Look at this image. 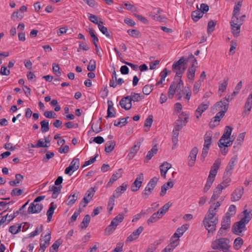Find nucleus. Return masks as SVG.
<instances>
[{
  "mask_svg": "<svg viewBox=\"0 0 252 252\" xmlns=\"http://www.w3.org/2000/svg\"><path fill=\"white\" fill-rule=\"evenodd\" d=\"M221 202L217 201L212 204L204 218L203 224L208 230V237H211L216 230V225L218 222V216L217 215Z\"/></svg>",
  "mask_w": 252,
  "mask_h": 252,
  "instance_id": "1",
  "label": "nucleus"
},
{
  "mask_svg": "<svg viewBox=\"0 0 252 252\" xmlns=\"http://www.w3.org/2000/svg\"><path fill=\"white\" fill-rule=\"evenodd\" d=\"M211 248L222 252H233L230 250L231 245L229 239L227 238H219L211 243Z\"/></svg>",
  "mask_w": 252,
  "mask_h": 252,
  "instance_id": "2",
  "label": "nucleus"
},
{
  "mask_svg": "<svg viewBox=\"0 0 252 252\" xmlns=\"http://www.w3.org/2000/svg\"><path fill=\"white\" fill-rule=\"evenodd\" d=\"M245 15L239 17V15H233L230 22L232 33L235 37H238L240 32V28L243 23Z\"/></svg>",
  "mask_w": 252,
  "mask_h": 252,
  "instance_id": "3",
  "label": "nucleus"
},
{
  "mask_svg": "<svg viewBox=\"0 0 252 252\" xmlns=\"http://www.w3.org/2000/svg\"><path fill=\"white\" fill-rule=\"evenodd\" d=\"M186 60L184 57H181L178 61L174 62L172 65V70L173 72L176 73L175 79L176 78H181L183 73L186 69Z\"/></svg>",
  "mask_w": 252,
  "mask_h": 252,
  "instance_id": "4",
  "label": "nucleus"
},
{
  "mask_svg": "<svg viewBox=\"0 0 252 252\" xmlns=\"http://www.w3.org/2000/svg\"><path fill=\"white\" fill-rule=\"evenodd\" d=\"M189 119V114L186 112H182L175 121L174 128L180 131L188 122Z\"/></svg>",
  "mask_w": 252,
  "mask_h": 252,
  "instance_id": "5",
  "label": "nucleus"
},
{
  "mask_svg": "<svg viewBox=\"0 0 252 252\" xmlns=\"http://www.w3.org/2000/svg\"><path fill=\"white\" fill-rule=\"evenodd\" d=\"M158 179L157 177H154L150 180L144 190L142 192L143 196H147L148 197L151 194L157 184Z\"/></svg>",
  "mask_w": 252,
  "mask_h": 252,
  "instance_id": "6",
  "label": "nucleus"
},
{
  "mask_svg": "<svg viewBox=\"0 0 252 252\" xmlns=\"http://www.w3.org/2000/svg\"><path fill=\"white\" fill-rule=\"evenodd\" d=\"M183 94L185 95L184 98L189 101L190 98L191 94L190 88L188 86H186L182 91L178 92L177 91V93L176 94L177 99L178 100H180L182 99Z\"/></svg>",
  "mask_w": 252,
  "mask_h": 252,
  "instance_id": "7",
  "label": "nucleus"
},
{
  "mask_svg": "<svg viewBox=\"0 0 252 252\" xmlns=\"http://www.w3.org/2000/svg\"><path fill=\"white\" fill-rule=\"evenodd\" d=\"M143 140L144 138H141L135 141L133 146L131 147L130 151L127 155L129 159L132 158L135 156L138 151L139 150L140 145Z\"/></svg>",
  "mask_w": 252,
  "mask_h": 252,
  "instance_id": "8",
  "label": "nucleus"
},
{
  "mask_svg": "<svg viewBox=\"0 0 252 252\" xmlns=\"http://www.w3.org/2000/svg\"><path fill=\"white\" fill-rule=\"evenodd\" d=\"M246 230V225L239 221L235 223L232 227V232L237 235H241V233Z\"/></svg>",
  "mask_w": 252,
  "mask_h": 252,
  "instance_id": "9",
  "label": "nucleus"
},
{
  "mask_svg": "<svg viewBox=\"0 0 252 252\" xmlns=\"http://www.w3.org/2000/svg\"><path fill=\"white\" fill-rule=\"evenodd\" d=\"M144 180L143 174L142 173L139 174L131 186V190L133 192H136L139 190L142 186V182Z\"/></svg>",
  "mask_w": 252,
  "mask_h": 252,
  "instance_id": "10",
  "label": "nucleus"
},
{
  "mask_svg": "<svg viewBox=\"0 0 252 252\" xmlns=\"http://www.w3.org/2000/svg\"><path fill=\"white\" fill-rule=\"evenodd\" d=\"M226 111L221 109L220 112L217 113L216 116L214 117L210 123L209 126L211 128H213L218 125L221 119L224 116Z\"/></svg>",
  "mask_w": 252,
  "mask_h": 252,
  "instance_id": "11",
  "label": "nucleus"
},
{
  "mask_svg": "<svg viewBox=\"0 0 252 252\" xmlns=\"http://www.w3.org/2000/svg\"><path fill=\"white\" fill-rule=\"evenodd\" d=\"M80 166L79 159L76 158L72 160L69 166L66 167L65 169L64 173L66 174H69L71 175L70 172H74L77 170Z\"/></svg>",
  "mask_w": 252,
  "mask_h": 252,
  "instance_id": "12",
  "label": "nucleus"
},
{
  "mask_svg": "<svg viewBox=\"0 0 252 252\" xmlns=\"http://www.w3.org/2000/svg\"><path fill=\"white\" fill-rule=\"evenodd\" d=\"M43 209L42 204L32 202L30 204L28 209V213L29 214H37L40 213Z\"/></svg>",
  "mask_w": 252,
  "mask_h": 252,
  "instance_id": "13",
  "label": "nucleus"
},
{
  "mask_svg": "<svg viewBox=\"0 0 252 252\" xmlns=\"http://www.w3.org/2000/svg\"><path fill=\"white\" fill-rule=\"evenodd\" d=\"M237 163V157L236 156L232 157L229 160L225 170L224 173L231 175L232 171Z\"/></svg>",
  "mask_w": 252,
  "mask_h": 252,
  "instance_id": "14",
  "label": "nucleus"
},
{
  "mask_svg": "<svg viewBox=\"0 0 252 252\" xmlns=\"http://www.w3.org/2000/svg\"><path fill=\"white\" fill-rule=\"evenodd\" d=\"M198 153V149L196 147H194L191 150L189 155L188 157V165L190 167L194 166L196 156Z\"/></svg>",
  "mask_w": 252,
  "mask_h": 252,
  "instance_id": "15",
  "label": "nucleus"
},
{
  "mask_svg": "<svg viewBox=\"0 0 252 252\" xmlns=\"http://www.w3.org/2000/svg\"><path fill=\"white\" fill-rule=\"evenodd\" d=\"M124 219V215L119 214L113 219L111 221V233L116 229L117 226L123 221Z\"/></svg>",
  "mask_w": 252,
  "mask_h": 252,
  "instance_id": "16",
  "label": "nucleus"
},
{
  "mask_svg": "<svg viewBox=\"0 0 252 252\" xmlns=\"http://www.w3.org/2000/svg\"><path fill=\"white\" fill-rule=\"evenodd\" d=\"M128 184L126 183H124L121 186L118 187L114 191L113 196L114 198H118L122 193H123L127 189Z\"/></svg>",
  "mask_w": 252,
  "mask_h": 252,
  "instance_id": "17",
  "label": "nucleus"
},
{
  "mask_svg": "<svg viewBox=\"0 0 252 252\" xmlns=\"http://www.w3.org/2000/svg\"><path fill=\"white\" fill-rule=\"evenodd\" d=\"M79 194V192L76 190L72 192L65 201L66 204L69 206L72 205L78 199Z\"/></svg>",
  "mask_w": 252,
  "mask_h": 252,
  "instance_id": "18",
  "label": "nucleus"
},
{
  "mask_svg": "<svg viewBox=\"0 0 252 252\" xmlns=\"http://www.w3.org/2000/svg\"><path fill=\"white\" fill-rule=\"evenodd\" d=\"M243 188H239L234 190L231 195V200L232 201H238L243 194Z\"/></svg>",
  "mask_w": 252,
  "mask_h": 252,
  "instance_id": "19",
  "label": "nucleus"
},
{
  "mask_svg": "<svg viewBox=\"0 0 252 252\" xmlns=\"http://www.w3.org/2000/svg\"><path fill=\"white\" fill-rule=\"evenodd\" d=\"M120 105L123 108L126 110H129L132 106V102L129 98V96H126L122 98L120 101Z\"/></svg>",
  "mask_w": 252,
  "mask_h": 252,
  "instance_id": "20",
  "label": "nucleus"
},
{
  "mask_svg": "<svg viewBox=\"0 0 252 252\" xmlns=\"http://www.w3.org/2000/svg\"><path fill=\"white\" fill-rule=\"evenodd\" d=\"M221 164V159L220 158H217L213 163V165L211 167L209 174L213 176H216L218 170L220 168Z\"/></svg>",
  "mask_w": 252,
  "mask_h": 252,
  "instance_id": "21",
  "label": "nucleus"
},
{
  "mask_svg": "<svg viewBox=\"0 0 252 252\" xmlns=\"http://www.w3.org/2000/svg\"><path fill=\"white\" fill-rule=\"evenodd\" d=\"M188 226L187 224L183 225L179 227L176 231L175 233L172 237V239L174 238L179 239V238L183 235L184 233L188 229Z\"/></svg>",
  "mask_w": 252,
  "mask_h": 252,
  "instance_id": "22",
  "label": "nucleus"
},
{
  "mask_svg": "<svg viewBox=\"0 0 252 252\" xmlns=\"http://www.w3.org/2000/svg\"><path fill=\"white\" fill-rule=\"evenodd\" d=\"M171 242L164 249V252H172L173 250L179 245V239L175 240L171 239Z\"/></svg>",
  "mask_w": 252,
  "mask_h": 252,
  "instance_id": "23",
  "label": "nucleus"
},
{
  "mask_svg": "<svg viewBox=\"0 0 252 252\" xmlns=\"http://www.w3.org/2000/svg\"><path fill=\"white\" fill-rule=\"evenodd\" d=\"M143 230L142 226L139 227L136 230H134L127 238V241H132L136 239Z\"/></svg>",
  "mask_w": 252,
  "mask_h": 252,
  "instance_id": "24",
  "label": "nucleus"
},
{
  "mask_svg": "<svg viewBox=\"0 0 252 252\" xmlns=\"http://www.w3.org/2000/svg\"><path fill=\"white\" fill-rule=\"evenodd\" d=\"M243 213L244 216L239 221H240L241 223L242 222L246 225L251 220L252 218V213H251V211L249 212L247 210H244Z\"/></svg>",
  "mask_w": 252,
  "mask_h": 252,
  "instance_id": "25",
  "label": "nucleus"
},
{
  "mask_svg": "<svg viewBox=\"0 0 252 252\" xmlns=\"http://www.w3.org/2000/svg\"><path fill=\"white\" fill-rule=\"evenodd\" d=\"M215 177L216 176H213L209 174L203 189L204 192H206L210 189L215 180Z\"/></svg>",
  "mask_w": 252,
  "mask_h": 252,
  "instance_id": "26",
  "label": "nucleus"
},
{
  "mask_svg": "<svg viewBox=\"0 0 252 252\" xmlns=\"http://www.w3.org/2000/svg\"><path fill=\"white\" fill-rule=\"evenodd\" d=\"M112 79L113 82H111V87L115 88L117 85H121L124 83V80L122 78L117 79V74L115 70L112 73Z\"/></svg>",
  "mask_w": 252,
  "mask_h": 252,
  "instance_id": "27",
  "label": "nucleus"
},
{
  "mask_svg": "<svg viewBox=\"0 0 252 252\" xmlns=\"http://www.w3.org/2000/svg\"><path fill=\"white\" fill-rule=\"evenodd\" d=\"M208 107L209 103L208 104H200L195 111L196 113L199 114L198 115H196V118L199 119L201 117L202 113H203L205 110H206L208 108Z\"/></svg>",
  "mask_w": 252,
  "mask_h": 252,
  "instance_id": "28",
  "label": "nucleus"
},
{
  "mask_svg": "<svg viewBox=\"0 0 252 252\" xmlns=\"http://www.w3.org/2000/svg\"><path fill=\"white\" fill-rule=\"evenodd\" d=\"M57 208V205L54 204L53 202H52L50 204V206L47 212V222H49L52 219V216L54 213L55 210Z\"/></svg>",
  "mask_w": 252,
  "mask_h": 252,
  "instance_id": "29",
  "label": "nucleus"
},
{
  "mask_svg": "<svg viewBox=\"0 0 252 252\" xmlns=\"http://www.w3.org/2000/svg\"><path fill=\"white\" fill-rule=\"evenodd\" d=\"M230 176L231 175L224 173L223 176V181L218 186H221V187L223 188V189L229 186V184L231 181Z\"/></svg>",
  "mask_w": 252,
  "mask_h": 252,
  "instance_id": "30",
  "label": "nucleus"
},
{
  "mask_svg": "<svg viewBox=\"0 0 252 252\" xmlns=\"http://www.w3.org/2000/svg\"><path fill=\"white\" fill-rule=\"evenodd\" d=\"M197 9L193 11L191 13V17L193 21H198L201 17H202L203 14L201 12L198 6H197Z\"/></svg>",
  "mask_w": 252,
  "mask_h": 252,
  "instance_id": "31",
  "label": "nucleus"
},
{
  "mask_svg": "<svg viewBox=\"0 0 252 252\" xmlns=\"http://www.w3.org/2000/svg\"><path fill=\"white\" fill-rule=\"evenodd\" d=\"M177 89L176 83L174 82H172L170 85L168 91V96L169 98L172 99L173 98L176 91L177 92L178 91Z\"/></svg>",
  "mask_w": 252,
  "mask_h": 252,
  "instance_id": "32",
  "label": "nucleus"
},
{
  "mask_svg": "<svg viewBox=\"0 0 252 252\" xmlns=\"http://www.w3.org/2000/svg\"><path fill=\"white\" fill-rule=\"evenodd\" d=\"M158 151V149L157 146L156 145L153 146L152 149L148 151L145 159V162H147L149 160H150L152 158L157 154Z\"/></svg>",
  "mask_w": 252,
  "mask_h": 252,
  "instance_id": "33",
  "label": "nucleus"
},
{
  "mask_svg": "<svg viewBox=\"0 0 252 252\" xmlns=\"http://www.w3.org/2000/svg\"><path fill=\"white\" fill-rule=\"evenodd\" d=\"M232 99L233 97L230 95H227L225 97L223 98L220 101V104H223L224 105V108L223 110L227 111L229 106V102Z\"/></svg>",
  "mask_w": 252,
  "mask_h": 252,
  "instance_id": "34",
  "label": "nucleus"
},
{
  "mask_svg": "<svg viewBox=\"0 0 252 252\" xmlns=\"http://www.w3.org/2000/svg\"><path fill=\"white\" fill-rule=\"evenodd\" d=\"M129 118V117H126V118L119 119L117 120H115L114 122V125L115 126H118L120 127H122L123 126L126 125L127 123V119Z\"/></svg>",
  "mask_w": 252,
  "mask_h": 252,
  "instance_id": "35",
  "label": "nucleus"
},
{
  "mask_svg": "<svg viewBox=\"0 0 252 252\" xmlns=\"http://www.w3.org/2000/svg\"><path fill=\"white\" fill-rule=\"evenodd\" d=\"M131 102H138L144 98V96L140 94L131 93L130 95H128Z\"/></svg>",
  "mask_w": 252,
  "mask_h": 252,
  "instance_id": "36",
  "label": "nucleus"
},
{
  "mask_svg": "<svg viewBox=\"0 0 252 252\" xmlns=\"http://www.w3.org/2000/svg\"><path fill=\"white\" fill-rule=\"evenodd\" d=\"M161 217V215H159V212H157L154 213L147 220V223L150 225L151 223H154L157 221Z\"/></svg>",
  "mask_w": 252,
  "mask_h": 252,
  "instance_id": "37",
  "label": "nucleus"
},
{
  "mask_svg": "<svg viewBox=\"0 0 252 252\" xmlns=\"http://www.w3.org/2000/svg\"><path fill=\"white\" fill-rule=\"evenodd\" d=\"M195 65L196 64H194V63H192L191 67H189L188 70L187 77L189 80H193L194 77L195 72L196 71L195 67Z\"/></svg>",
  "mask_w": 252,
  "mask_h": 252,
  "instance_id": "38",
  "label": "nucleus"
},
{
  "mask_svg": "<svg viewBox=\"0 0 252 252\" xmlns=\"http://www.w3.org/2000/svg\"><path fill=\"white\" fill-rule=\"evenodd\" d=\"M88 32H89L91 37L92 38V41L95 46V47L97 48V42L98 41V39L97 36L95 34L94 31L92 28H89L88 30Z\"/></svg>",
  "mask_w": 252,
  "mask_h": 252,
  "instance_id": "39",
  "label": "nucleus"
},
{
  "mask_svg": "<svg viewBox=\"0 0 252 252\" xmlns=\"http://www.w3.org/2000/svg\"><path fill=\"white\" fill-rule=\"evenodd\" d=\"M19 214H21L22 216H27V213L26 211H23V212H19V211H16L14 212L13 214L8 215V218L7 220V222H6V224H8L9 222H10L12 220H13L17 215Z\"/></svg>",
  "mask_w": 252,
  "mask_h": 252,
  "instance_id": "40",
  "label": "nucleus"
},
{
  "mask_svg": "<svg viewBox=\"0 0 252 252\" xmlns=\"http://www.w3.org/2000/svg\"><path fill=\"white\" fill-rule=\"evenodd\" d=\"M62 241L61 239L56 240L49 249L50 252H57L58 251L59 246L61 245Z\"/></svg>",
  "mask_w": 252,
  "mask_h": 252,
  "instance_id": "41",
  "label": "nucleus"
},
{
  "mask_svg": "<svg viewBox=\"0 0 252 252\" xmlns=\"http://www.w3.org/2000/svg\"><path fill=\"white\" fill-rule=\"evenodd\" d=\"M230 223L231 220L229 219V217H228V218H223L221 221L220 228H221V229L227 230L230 227Z\"/></svg>",
  "mask_w": 252,
  "mask_h": 252,
  "instance_id": "42",
  "label": "nucleus"
},
{
  "mask_svg": "<svg viewBox=\"0 0 252 252\" xmlns=\"http://www.w3.org/2000/svg\"><path fill=\"white\" fill-rule=\"evenodd\" d=\"M232 128L229 126H226L223 135L221 136V141L222 138H229L231 134Z\"/></svg>",
  "mask_w": 252,
  "mask_h": 252,
  "instance_id": "43",
  "label": "nucleus"
},
{
  "mask_svg": "<svg viewBox=\"0 0 252 252\" xmlns=\"http://www.w3.org/2000/svg\"><path fill=\"white\" fill-rule=\"evenodd\" d=\"M88 19L92 22L98 25L100 23H102V21L100 20L96 16L91 13L88 14Z\"/></svg>",
  "mask_w": 252,
  "mask_h": 252,
  "instance_id": "44",
  "label": "nucleus"
},
{
  "mask_svg": "<svg viewBox=\"0 0 252 252\" xmlns=\"http://www.w3.org/2000/svg\"><path fill=\"white\" fill-rule=\"evenodd\" d=\"M228 78H225L223 82L219 83V91L221 92H224L226 89L228 85Z\"/></svg>",
  "mask_w": 252,
  "mask_h": 252,
  "instance_id": "45",
  "label": "nucleus"
},
{
  "mask_svg": "<svg viewBox=\"0 0 252 252\" xmlns=\"http://www.w3.org/2000/svg\"><path fill=\"white\" fill-rule=\"evenodd\" d=\"M41 126V130L42 133H45L49 131V122L47 120H43L40 122Z\"/></svg>",
  "mask_w": 252,
  "mask_h": 252,
  "instance_id": "46",
  "label": "nucleus"
},
{
  "mask_svg": "<svg viewBox=\"0 0 252 252\" xmlns=\"http://www.w3.org/2000/svg\"><path fill=\"white\" fill-rule=\"evenodd\" d=\"M90 216L89 215H86L81 222L80 226L82 228H86L88 227L90 221Z\"/></svg>",
  "mask_w": 252,
  "mask_h": 252,
  "instance_id": "47",
  "label": "nucleus"
},
{
  "mask_svg": "<svg viewBox=\"0 0 252 252\" xmlns=\"http://www.w3.org/2000/svg\"><path fill=\"white\" fill-rule=\"evenodd\" d=\"M21 225H13L9 227V231L13 234H16L21 231Z\"/></svg>",
  "mask_w": 252,
  "mask_h": 252,
  "instance_id": "48",
  "label": "nucleus"
},
{
  "mask_svg": "<svg viewBox=\"0 0 252 252\" xmlns=\"http://www.w3.org/2000/svg\"><path fill=\"white\" fill-rule=\"evenodd\" d=\"M216 23L213 20L209 21L207 26V32L209 34H211L215 29Z\"/></svg>",
  "mask_w": 252,
  "mask_h": 252,
  "instance_id": "49",
  "label": "nucleus"
},
{
  "mask_svg": "<svg viewBox=\"0 0 252 252\" xmlns=\"http://www.w3.org/2000/svg\"><path fill=\"white\" fill-rule=\"evenodd\" d=\"M123 5L125 6V8L128 10H129L132 12H137V8L134 5L128 2H124Z\"/></svg>",
  "mask_w": 252,
  "mask_h": 252,
  "instance_id": "50",
  "label": "nucleus"
},
{
  "mask_svg": "<svg viewBox=\"0 0 252 252\" xmlns=\"http://www.w3.org/2000/svg\"><path fill=\"white\" fill-rule=\"evenodd\" d=\"M123 170L121 169H119L117 170L113 175L112 177V181H111V183L114 181L117 180L119 179L122 175Z\"/></svg>",
  "mask_w": 252,
  "mask_h": 252,
  "instance_id": "51",
  "label": "nucleus"
},
{
  "mask_svg": "<svg viewBox=\"0 0 252 252\" xmlns=\"http://www.w3.org/2000/svg\"><path fill=\"white\" fill-rule=\"evenodd\" d=\"M171 204H169V202L166 203L163 205L158 211L159 212V215H161V217L168 210Z\"/></svg>",
  "mask_w": 252,
  "mask_h": 252,
  "instance_id": "52",
  "label": "nucleus"
},
{
  "mask_svg": "<svg viewBox=\"0 0 252 252\" xmlns=\"http://www.w3.org/2000/svg\"><path fill=\"white\" fill-rule=\"evenodd\" d=\"M243 243V239L240 237H238L235 239L234 242V248L235 250H238L242 245Z\"/></svg>",
  "mask_w": 252,
  "mask_h": 252,
  "instance_id": "53",
  "label": "nucleus"
},
{
  "mask_svg": "<svg viewBox=\"0 0 252 252\" xmlns=\"http://www.w3.org/2000/svg\"><path fill=\"white\" fill-rule=\"evenodd\" d=\"M95 192V190H94V189L92 187L87 191L85 196L87 197V198L91 200V199H92V198L94 196Z\"/></svg>",
  "mask_w": 252,
  "mask_h": 252,
  "instance_id": "54",
  "label": "nucleus"
},
{
  "mask_svg": "<svg viewBox=\"0 0 252 252\" xmlns=\"http://www.w3.org/2000/svg\"><path fill=\"white\" fill-rule=\"evenodd\" d=\"M92 129L95 133L99 132L101 130L99 122L97 121L95 124L94 123H92Z\"/></svg>",
  "mask_w": 252,
  "mask_h": 252,
  "instance_id": "55",
  "label": "nucleus"
},
{
  "mask_svg": "<svg viewBox=\"0 0 252 252\" xmlns=\"http://www.w3.org/2000/svg\"><path fill=\"white\" fill-rule=\"evenodd\" d=\"M52 67L54 73L58 77L60 76L61 75V72L60 70V66L59 64L53 63L52 64Z\"/></svg>",
  "mask_w": 252,
  "mask_h": 252,
  "instance_id": "56",
  "label": "nucleus"
},
{
  "mask_svg": "<svg viewBox=\"0 0 252 252\" xmlns=\"http://www.w3.org/2000/svg\"><path fill=\"white\" fill-rule=\"evenodd\" d=\"M171 166L172 165L170 163L164 162L160 166V171L163 170V172L165 171L167 172V171L171 168Z\"/></svg>",
  "mask_w": 252,
  "mask_h": 252,
  "instance_id": "57",
  "label": "nucleus"
},
{
  "mask_svg": "<svg viewBox=\"0 0 252 252\" xmlns=\"http://www.w3.org/2000/svg\"><path fill=\"white\" fill-rule=\"evenodd\" d=\"M102 23H100L98 25V27L100 31L104 34H105L106 36L109 37L110 35L108 32V29L105 27L103 26Z\"/></svg>",
  "mask_w": 252,
  "mask_h": 252,
  "instance_id": "58",
  "label": "nucleus"
},
{
  "mask_svg": "<svg viewBox=\"0 0 252 252\" xmlns=\"http://www.w3.org/2000/svg\"><path fill=\"white\" fill-rule=\"evenodd\" d=\"M96 68V62L95 61L92 59L90 61L89 64L87 66L88 70L90 71H94Z\"/></svg>",
  "mask_w": 252,
  "mask_h": 252,
  "instance_id": "59",
  "label": "nucleus"
},
{
  "mask_svg": "<svg viewBox=\"0 0 252 252\" xmlns=\"http://www.w3.org/2000/svg\"><path fill=\"white\" fill-rule=\"evenodd\" d=\"M43 225H41L40 226L39 229H38V227H36L35 230L32 232L31 233L29 234V237L32 238L37 235L39 234V232H41L43 230Z\"/></svg>",
  "mask_w": 252,
  "mask_h": 252,
  "instance_id": "60",
  "label": "nucleus"
},
{
  "mask_svg": "<svg viewBox=\"0 0 252 252\" xmlns=\"http://www.w3.org/2000/svg\"><path fill=\"white\" fill-rule=\"evenodd\" d=\"M128 34L133 37L137 38L140 36V32L136 30H128L127 31Z\"/></svg>",
  "mask_w": 252,
  "mask_h": 252,
  "instance_id": "61",
  "label": "nucleus"
},
{
  "mask_svg": "<svg viewBox=\"0 0 252 252\" xmlns=\"http://www.w3.org/2000/svg\"><path fill=\"white\" fill-rule=\"evenodd\" d=\"M152 90H153V86H152L149 85H146L143 87V88L142 89V92L144 94H145L146 95H148L150 94V93L152 91Z\"/></svg>",
  "mask_w": 252,
  "mask_h": 252,
  "instance_id": "62",
  "label": "nucleus"
},
{
  "mask_svg": "<svg viewBox=\"0 0 252 252\" xmlns=\"http://www.w3.org/2000/svg\"><path fill=\"white\" fill-rule=\"evenodd\" d=\"M252 107V100L250 99V98H247V101L245 103V113H246L247 111L249 112L251 111Z\"/></svg>",
  "mask_w": 252,
  "mask_h": 252,
  "instance_id": "63",
  "label": "nucleus"
},
{
  "mask_svg": "<svg viewBox=\"0 0 252 252\" xmlns=\"http://www.w3.org/2000/svg\"><path fill=\"white\" fill-rule=\"evenodd\" d=\"M44 115L45 117L49 119L55 118L57 117V115L55 112L52 111H46L44 113Z\"/></svg>",
  "mask_w": 252,
  "mask_h": 252,
  "instance_id": "64",
  "label": "nucleus"
}]
</instances>
